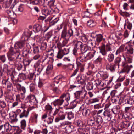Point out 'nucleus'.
<instances>
[{
	"mask_svg": "<svg viewBox=\"0 0 134 134\" xmlns=\"http://www.w3.org/2000/svg\"><path fill=\"white\" fill-rule=\"evenodd\" d=\"M47 40H43L41 43V49L42 50H45L47 46Z\"/></svg>",
	"mask_w": 134,
	"mask_h": 134,
	"instance_id": "c85d7f7f",
	"label": "nucleus"
},
{
	"mask_svg": "<svg viewBox=\"0 0 134 134\" xmlns=\"http://www.w3.org/2000/svg\"><path fill=\"white\" fill-rule=\"evenodd\" d=\"M93 87V83L91 82H88L86 85V87L87 89L89 90L92 89Z\"/></svg>",
	"mask_w": 134,
	"mask_h": 134,
	"instance_id": "c03bdc74",
	"label": "nucleus"
},
{
	"mask_svg": "<svg viewBox=\"0 0 134 134\" xmlns=\"http://www.w3.org/2000/svg\"><path fill=\"white\" fill-rule=\"evenodd\" d=\"M15 113L17 115H19L20 118L24 117L26 118L28 116L26 111L22 108L17 109L16 110Z\"/></svg>",
	"mask_w": 134,
	"mask_h": 134,
	"instance_id": "6e6552de",
	"label": "nucleus"
},
{
	"mask_svg": "<svg viewBox=\"0 0 134 134\" xmlns=\"http://www.w3.org/2000/svg\"><path fill=\"white\" fill-rule=\"evenodd\" d=\"M75 37L80 38L83 42H86L88 40L87 37L85 34H82L81 32L76 29V32H75Z\"/></svg>",
	"mask_w": 134,
	"mask_h": 134,
	"instance_id": "423d86ee",
	"label": "nucleus"
},
{
	"mask_svg": "<svg viewBox=\"0 0 134 134\" xmlns=\"http://www.w3.org/2000/svg\"><path fill=\"white\" fill-rule=\"evenodd\" d=\"M123 57L125 61L127 63H130L132 62V56L128 55L127 53H124L123 54Z\"/></svg>",
	"mask_w": 134,
	"mask_h": 134,
	"instance_id": "4468645a",
	"label": "nucleus"
},
{
	"mask_svg": "<svg viewBox=\"0 0 134 134\" xmlns=\"http://www.w3.org/2000/svg\"><path fill=\"white\" fill-rule=\"evenodd\" d=\"M61 86L60 85H59L58 87H56L53 89V91L54 92L57 94H59L61 93V91L59 88H60Z\"/></svg>",
	"mask_w": 134,
	"mask_h": 134,
	"instance_id": "79ce46f5",
	"label": "nucleus"
},
{
	"mask_svg": "<svg viewBox=\"0 0 134 134\" xmlns=\"http://www.w3.org/2000/svg\"><path fill=\"white\" fill-rule=\"evenodd\" d=\"M126 26H127V28L129 29L130 30L132 27V24L129 21L126 22L125 21V22L124 24V27L125 28Z\"/></svg>",
	"mask_w": 134,
	"mask_h": 134,
	"instance_id": "a19ab883",
	"label": "nucleus"
},
{
	"mask_svg": "<svg viewBox=\"0 0 134 134\" xmlns=\"http://www.w3.org/2000/svg\"><path fill=\"white\" fill-rule=\"evenodd\" d=\"M66 113H64L63 112H61L59 114L58 117L56 118L55 119V122H57L60 120H63L65 119V117Z\"/></svg>",
	"mask_w": 134,
	"mask_h": 134,
	"instance_id": "2eb2a0df",
	"label": "nucleus"
},
{
	"mask_svg": "<svg viewBox=\"0 0 134 134\" xmlns=\"http://www.w3.org/2000/svg\"><path fill=\"white\" fill-rule=\"evenodd\" d=\"M33 30L36 32L41 31H43L42 28V26L38 24H36L34 25Z\"/></svg>",
	"mask_w": 134,
	"mask_h": 134,
	"instance_id": "b1692460",
	"label": "nucleus"
},
{
	"mask_svg": "<svg viewBox=\"0 0 134 134\" xmlns=\"http://www.w3.org/2000/svg\"><path fill=\"white\" fill-rule=\"evenodd\" d=\"M36 76L34 75V74L33 73L30 74L28 75V78L32 82H34L35 79H36Z\"/></svg>",
	"mask_w": 134,
	"mask_h": 134,
	"instance_id": "4c0bfd02",
	"label": "nucleus"
},
{
	"mask_svg": "<svg viewBox=\"0 0 134 134\" xmlns=\"http://www.w3.org/2000/svg\"><path fill=\"white\" fill-rule=\"evenodd\" d=\"M64 55L62 53L61 49H60L58 52L57 57L58 58L61 59L63 57Z\"/></svg>",
	"mask_w": 134,
	"mask_h": 134,
	"instance_id": "603ef678",
	"label": "nucleus"
},
{
	"mask_svg": "<svg viewBox=\"0 0 134 134\" xmlns=\"http://www.w3.org/2000/svg\"><path fill=\"white\" fill-rule=\"evenodd\" d=\"M99 101V99L98 98H96L91 99L90 100L91 103H93L98 102Z\"/></svg>",
	"mask_w": 134,
	"mask_h": 134,
	"instance_id": "69168bd1",
	"label": "nucleus"
},
{
	"mask_svg": "<svg viewBox=\"0 0 134 134\" xmlns=\"http://www.w3.org/2000/svg\"><path fill=\"white\" fill-rule=\"evenodd\" d=\"M12 127L8 123H6L3 125L4 130L2 132H9L12 129Z\"/></svg>",
	"mask_w": 134,
	"mask_h": 134,
	"instance_id": "a211bd4d",
	"label": "nucleus"
},
{
	"mask_svg": "<svg viewBox=\"0 0 134 134\" xmlns=\"http://www.w3.org/2000/svg\"><path fill=\"white\" fill-rule=\"evenodd\" d=\"M103 118L105 121H109L111 120V116L109 114V112L108 111H105L103 113Z\"/></svg>",
	"mask_w": 134,
	"mask_h": 134,
	"instance_id": "412c9836",
	"label": "nucleus"
},
{
	"mask_svg": "<svg viewBox=\"0 0 134 134\" xmlns=\"http://www.w3.org/2000/svg\"><path fill=\"white\" fill-rule=\"evenodd\" d=\"M83 92L82 91H77L75 93H74V94L76 98H78L80 96L83 95Z\"/></svg>",
	"mask_w": 134,
	"mask_h": 134,
	"instance_id": "09e8293b",
	"label": "nucleus"
},
{
	"mask_svg": "<svg viewBox=\"0 0 134 134\" xmlns=\"http://www.w3.org/2000/svg\"><path fill=\"white\" fill-rule=\"evenodd\" d=\"M94 120L97 123L99 124H101L103 122L102 117L100 115H97L96 116Z\"/></svg>",
	"mask_w": 134,
	"mask_h": 134,
	"instance_id": "2f4dec72",
	"label": "nucleus"
},
{
	"mask_svg": "<svg viewBox=\"0 0 134 134\" xmlns=\"http://www.w3.org/2000/svg\"><path fill=\"white\" fill-rule=\"evenodd\" d=\"M24 45V43L21 42H17L15 45V47L17 48L20 49H22Z\"/></svg>",
	"mask_w": 134,
	"mask_h": 134,
	"instance_id": "f704fd0d",
	"label": "nucleus"
},
{
	"mask_svg": "<svg viewBox=\"0 0 134 134\" xmlns=\"http://www.w3.org/2000/svg\"><path fill=\"white\" fill-rule=\"evenodd\" d=\"M17 114L15 113H12L10 114V122L12 123H16L18 119L17 118Z\"/></svg>",
	"mask_w": 134,
	"mask_h": 134,
	"instance_id": "ddd939ff",
	"label": "nucleus"
},
{
	"mask_svg": "<svg viewBox=\"0 0 134 134\" xmlns=\"http://www.w3.org/2000/svg\"><path fill=\"white\" fill-rule=\"evenodd\" d=\"M102 60V58L100 56H99L95 60L94 62L96 64H99L101 63Z\"/></svg>",
	"mask_w": 134,
	"mask_h": 134,
	"instance_id": "8fccbe9b",
	"label": "nucleus"
},
{
	"mask_svg": "<svg viewBox=\"0 0 134 134\" xmlns=\"http://www.w3.org/2000/svg\"><path fill=\"white\" fill-rule=\"evenodd\" d=\"M108 40L109 43L111 44L114 42V40L112 35H110L108 38Z\"/></svg>",
	"mask_w": 134,
	"mask_h": 134,
	"instance_id": "680f3d73",
	"label": "nucleus"
},
{
	"mask_svg": "<svg viewBox=\"0 0 134 134\" xmlns=\"http://www.w3.org/2000/svg\"><path fill=\"white\" fill-rule=\"evenodd\" d=\"M20 91L21 92H22V93H21V95L22 96L23 98H24L25 97V94L26 92V90L25 88L24 87L22 86L21 87V88L20 90Z\"/></svg>",
	"mask_w": 134,
	"mask_h": 134,
	"instance_id": "5fc2aeb1",
	"label": "nucleus"
},
{
	"mask_svg": "<svg viewBox=\"0 0 134 134\" xmlns=\"http://www.w3.org/2000/svg\"><path fill=\"white\" fill-rule=\"evenodd\" d=\"M87 44H86L87 48H88L87 49V51L90 50L91 49V47H92L93 46V43L92 40H88Z\"/></svg>",
	"mask_w": 134,
	"mask_h": 134,
	"instance_id": "473e14b6",
	"label": "nucleus"
},
{
	"mask_svg": "<svg viewBox=\"0 0 134 134\" xmlns=\"http://www.w3.org/2000/svg\"><path fill=\"white\" fill-rule=\"evenodd\" d=\"M59 110L58 109L56 108L55 111H53V110L50 111L49 113V115L50 116L54 117L55 116L58 114L59 112Z\"/></svg>",
	"mask_w": 134,
	"mask_h": 134,
	"instance_id": "bb28decb",
	"label": "nucleus"
},
{
	"mask_svg": "<svg viewBox=\"0 0 134 134\" xmlns=\"http://www.w3.org/2000/svg\"><path fill=\"white\" fill-rule=\"evenodd\" d=\"M96 52V51L94 49H92L86 55L87 60L93 58Z\"/></svg>",
	"mask_w": 134,
	"mask_h": 134,
	"instance_id": "4be33fe9",
	"label": "nucleus"
},
{
	"mask_svg": "<svg viewBox=\"0 0 134 134\" xmlns=\"http://www.w3.org/2000/svg\"><path fill=\"white\" fill-rule=\"evenodd\" d=\"M6 13L8 15L10 18H13L14 16V12L11 9L8 10H6Z\"/></svg>",
	"mask_w": 134,
	"mask_h": 134,
	"instance_id": "a18cd8bd",
	"label": "nucleus"
},
{
	"mask_svg": "<svg viewBox=\"0 0 134 134\" xmlns=\"http://www.w3.org/2000/svg\"><path fill=\"white\" fill-rule=\"evenodd\" d=\"M41 11L42 14L45 16H47L55 12V10L53 9L52 8H50L48 9L47 8L42 9Z\"/></svg>",
	"mask_w": 134,
	"mask_h": 134,
	"instance_id": "9d476101",
	"label": "nucleus"
},
{
	"mask_svg": "<svg viewBox=\"0 0 134 134\" xmlns=\"http://www.w3.org/2000/svg\"><path fill=\"white\" fill-rule=\"evenodd\" d=\"M124 100H125V103H127L129 104L132 105L134 104V99H124Z\"/></svg>",
	"mask_w": 134,
	"mask_h": 134,
	"instance_id": "de8ad7c7",
	"label": "nucleus"
},
{
	"mask_svg": "<svg viewBox=\"0 0 134 134\" xmlns=\"http://www.w3.org/2000/svg\"><path fill=\"white\" fill-rule=\"evenodd\" d=\"M122 66L124 67L123 69L120 72V73L122 74L123 73H128L130 71V69L129 67V66L125 65V63L122 64Z\"/></svg>",
	"mask_w": 134,
	"mask_h": 134,
	"instance_id": "aec40b11",
	"label": "nucleus"
},
{
	"mask_svg": "<svg viewBox=\"0 0 134 134\" xmlns=\"http://www.w3.org/2000/svg\"><path fill=\"white\" fill-rule=\"evenodd\" d=\"M30 4L32 5H38L40 3V0H30Z\"/></svg>",
	"mask_w": 134,
	"mask_h": 134,
	"instance_id": "864d4df0",
	"label": "nucleus"
},
{
	"mask_svg": "<svg viewBox=\"0 0 134 134\" xmlns=\"http://www.w3.org/2000/svg\"><path fill=\"white\" fill-rule=\"evenodd\" d=\"M19 77L20 79L22 80H25L26 79L25 74L23 73L19 74Z\"/></svg>",
	"mask_w": 134,
	"mask_h": 134,
	"instance_id": "338daca9",
	"label": "nucleus"
},
{
	"mask_svg": "<svg viewBox=\"0 0 134 134\" xmlns=\"http://www.w3.org/2000/svg\"><path fill=\"white\" fill-rule=\"evenodd\" d=\"M96 43L98 44V43L100 42L102 40L103 36L101 34H98L96 35Z\"/></svg>",
	"mask_w": 134,
	"mask_h": 134,
	"instance_id": "cd10ccee",
	"label": "nucleus"
},
{
	"mask_svg": "<svg viewBox=\"0 0 134 134\" xmlns=\"http://www.w3.org/2000/svg\"><path fill=\"white\" fill-rule=\"evenodd\" d=\"M3 71L4 72H6L8 75L10 74L11 70L8 69V66L7 65L5 64L4 65Z\"/></svg>",
	"mask_w": 134,
	"mask_h": 134,
	"instance_id": "c9c22d12",
	"label": "nucleus"
},
{
	"mask_svg": "<svg viewBox=\"0 0 134 134\" xmlns=\"http://www.w3.org/2000/svg\"><path fill=\"white\" fill-rule=\"evenodd\" d=\"M112 111L115 114H118L120 111V107L119 106H115L112 110Z\"/></svg>",
	"mask_w": 134,
	"mask_h": 134,
	"instance_id": "7c9ffc66",
	"label": "nucleus"
},
{
	"mask_svg": "<svg viewBox=\"0 0 134 134\" xmlns=\"http://www.w3.org/2000/svg\"><path fill=\"white\" fill-rule=\"evenodd\" d=\"M79 111H81L83 115L86 117L89 116L90 113V110L86 108L84 104L80 107Z\"/></svg>",
	"mask_w": 134,
	"mask_h": 134,
	"instance_id": "1a4fd4ad",
	"label": "nucleus"
},
{
	"mask_svg": "<svg viewBox=\"0 0 134 134\" xmlns=\"http://www.w3.org/2000/svg\"><path fill=\"white\" fill-rule=\"evenodd\" d=\"M38 116V114L36 113H34L32 117V122L36 123H37Z\"/></svg>",
	"mask_w": 134,
	"mask_h": 134,
	"instance_id": "e433bc0d",
	"label": "nucleus"
},
{
	"mask_svg": "<svg viewBox=\"0 0 134 134\" xmlns=\"http://www.w3.org/2000/svg\"><path fill=\"white\" fill-rule=\"evenodd\" d=\"M125 46L121 45L120 46L119 48L117 50L115 54L117 55L119 54L121 52H123L124 51Z\"/></svg>",
	"mask_w": 134,
	"mask_h": 134,
	"instance_id": "ea45409f",
	"label": "nucleus"
},
{
	"mask_svg": "<svg viewBox=\"0 0 134 134\" xmlns=\"http://www.w3.org/2000/svg\"><path fill=\"white\" fill-rule=\"evenodd\" d=\"M20 126L21 129L24 130L26 126V121L25 119L21 120L20 122Z\"/></svg>",
	"mask_w": 134,
	"mask_h": 134,
	"instance_id": "72a5a7b5",
	"label": "nucleus"
},
{
	"mask_svg": "<svg viewBox=\"0 0 134 134\" xmlns=\"http://www.w3.org/2000/svg\"><path fill=\"white\" fill-rule=\"evenodd\" d=\"M114 58V55L112 54H110L108 55L107 57V59L109 62H111L113 60Z\"/></svg>",
	"mask_w": 134,
	"mask_h": 134,
	"instance_id": "3c124183",
	"label": "nucleus"
},
{
	"mask_svg": "<svg viewBox=\"0 0 134 134\" xmlns=\"http://www.w3.org/2000/svg\"><path fill=\"white\" fill-rule=\"evenodd\" d=\"M118 65L116 64H112L111 63L107 64L106 66V69L110 71L111 72H113L115 71Z\"/></svg>",
	"mask_w": 134,
	"mask_h": 134,
	"instance_id": "f8f14e48",
	"label": "nucleus"
},
{
	"mask_svg": "<svg viewBox=\"0 0 134 134\" xmlns=\"http://www.w3.org/2000/svg\"><path fill=\"white\" fill-rule=\"evenodd\" d=\"M22 131L18 127L15 130L14 134H20Z\"/></svg>",
	"mask_w": 134,
	"mask_h": 134,
	"instance_id": "774afa93",
	"label": "nucleus"
},
{
	"mask_svg": "<svg viewBox=\"0 0 134 134\" xmlns=\"http://www.w3.org/2000/svg\"><path fill=\"white\" fill-rule=\"evenodd\" d=\"M96 24V22L94 19H90L87 22V25L90 27H92L95 26Z\"/></svg>",
	"mask_w": 134,
	"mask_h": 134,
	"instance_id": "5701e85b",
	"label": "nucleus"
},
{
	"mask_svg": "<svg viewBox=\"0 0 134 134\" xmlns=\"http://www.w3.org/2000/svg\"><path fill=\"white\" fill-rule=\"evenodd\" d=\"M80 50L75 47L73 51V55L76 56H78L81 53H80Z\"/></svg>",
	"mask_w": 134,
	"mask_h": 134,
	"instance_id": "c756f323",
	"label": "nucleus"
},
{
	"mask_svg": "<svg viewBox=\"0 0 134 134\" xmlns=\"http://www.w3.org/2000/svg\"><path fill=\"white\" fill-rule=\"evenodd\" d=\"M62 53L64 55L68 54L69 52V49L65 48L63 49H61Z\"/></svg>",
	"mask_w": 134,
	"mask_h": 134,
	"instance_id": "4d7b16f0",
	"label": "nucleus"
},
{
	"mask_svg": "<svg viewBox=\"0 0 134 134\" xmlns=\"http://www.w3.org/2000/svg\"><path fill=\"white\" fill-rule=\"evenodd\" d=\"M130 123L128 121H125L123 122L122 125H123V127L126 128L130 126Z\"/></svg>",
	"mask_w": 134,
	"mask_h": 134,
	"instance_id": "bf43d9fd",
	"label": "nucleus"
},
{
	"mask_svg": "<svg viewBox=\"0 0 134 134\" xmlns=\"http://www.w3.org/2000/svg\"><path fill=\"white\" fill-rule=\"evenodd\" d=\"M18 73H17L14 70L12 71V72H10V74L9 75H10L11 76V79L12 80H14V78L15 76L18 75Z\"/></svg>",
	"mask_w": 134,
	"mask_h": 134,
	"instance_id": "37998d69",
	"label": "nucleus"
},
{
	"mask_svg": "<svg viewBox=\"0 0 134 134\" xmlns=\"http://www.w3.org/2000/svg\"><path fill=\"white\" fill-rule=\"evenodd\" d=\"M26 99L33 105H36L38 102L35 96L34 95H29L26 98Z\"/></svg>",
	"mask_w": 134,
	"mask_h": 134,
	"instance_id": "9b49d317",
	"label": "nucleus"
},
{
	"mask_svg": "<svg viewBox=\"0 0 134 134\" xmlns=\"http://www.w3.org/2000/svg\"><path fill=\"white\" fill-rule=\"evenodd\" d=\"M100 50V53L104 56H106L107 52L112 51H113V47L111 45L107 44L105 45L103 43L99 47Z\"/></svg>",
	"mask_w": 134,
	"mask_h": 134,
	"instance_id": "20e7f679",
	"label": "nucleus"
},
{
	"mask_svg": "<svg viewBox=\"0 0 134 134\" xmlns=\"http://www.w3.org/2000/svg\"><path fill=\"white\" fill-rule=\"evenodd\" d=\"M62 75H58L56 76L53 80L54 84H58L59 82H62Z\"/></svg>",
	"mask_w": 134,
	"mask_h": 134,
	"instance_id": "393cba45",
	"label": "nucleus"
},
{
	"mask_svg": "<svg viewBox=\"0 0 134 134\" xmlns=\"http://www.w3.org/2000/svg\"><path fill=\"white\" fill-rule=\"evenodd\" d=\"M52 35V31L51 30L46 34L45 37L47 39H49L51 37Z\"/></svg>",
	"mask_w": 134,
	"mask_h": 134,
	"instance_id": "e2e57ef3",
	"label": "nucleus"
},
{
	"mask_svg": "<svg viewBox=\"0 0 134 134\" xmlns=\"http://www.w3.org/2000/svg\"><path fill=\"white\" fill-rule=\"evenodd\" d=\"M98 73L100 75L101 79L103 80H105L109 76L108 74L105 72L102 71H99Z\"/></svg>",
	"mask_w": 134,
	"mask_h": 134,
	"instance_id": "dca6fc26",
	"label": "nucleus"
},
{
	"mask_svg": "<svg viewBox=\"0 0 134 134\" xmlns=\"http://www.w3.org/2000/svg\"><path fill=\"white\" fill-rule=\"evenodd\" d=\"M121 60V59L120 57H117L115 59L114 63V64H116V65H117L118 66H117V67H119V63L120 62Z\"/></svg>",
	"mask_w": 134,
	"mask_h": 134,
	"instance_id": "49530a36",
	"label": "nucleus"
},
{
	"mask_svg": "<svg viewBox=\"0 0 134 134\" xmlns=\"http://www.w3.org/2000/svg\"><path fill=\"white\" fill-rule=\"evenodd\" d=\"M66 113L67 114V118L68 120H70L74 118V114L72 112H66Z\"/></svg>",
	"mask_w": 134,
	"mask_h": 134,
	"instance_id": "58836bf2",
	"label": "nucleus"
},
{
	"mask_svg": "<svg viewBox=\"0 0 134 134\" xmlns=\"http://www.w3.org/2000/svg\"><path fill=\"white\" fill-rule=\"evenodd\" d=\"M76 29L72 30L70 29L67 30V27L66 25L64 26L62 30L61 34V38L64 39L69 40L70 38L72 36H75V32H76Z\"/></svg>",
	"mask_w": 134,
	"mask_h": 134,
	"instance_id": "7ed1b4c3",
	"label": "nucleus"
},
{
	"mask_svg": "<svg viewBox=\"0 0 134 134\" xmlns=\"http://www.w3.org/2000/svg\"><path fill=\"white\" fill-rule=\"evenodd\" d=\"M6 60V58L5 55H0V61L3 63L5 62Z\"/></svg>",
	"mask_w": 134,
	"mask_h": 134,
	"instance_id": "0e129e2a",
	"label": "nucleus"
},
{
	"mask_svg": "<svg viewBox=\"0 0 134 134\" xmlns=\"http://www.w3.org/2000/svg\"><path fill=\"white\" fill-rule=\"evenodd\" d=\"M6 106L5 102L2 100H0V107L2 108H5Z\"/></svg>",
	"mask_w": 134,
	"mask_h": 134,
	"instance_id": "13d9d810",
	"label": "nucleus"
},
{
	"mask_svg": "<svg viewBox=\"0 0 134 134\" xmlns=\"http://www.w3.org/2000/svg\"><path fill=\"white\" fill-rule=\"evenodd\" d=\"M76 48L80 50L83 53H85L87 51V48L86 44H83L80 41H78L76 44Z\"/></svg>",
	"mask_w": 134,
	"mask_h": 134,
	"instance_id": "0eeeda50",
	"label": "nucleus"
},
{
	"mask_svg": "<svg viewBox=\"0 0 134 134\" xmlns=\"http://www.w3.org/2000/svg\"><path fill=\"white\" fill-rule=\"evenodd\" d=\"M35 44H33L34 50L33 52L34 54L37 53L39 52V48L37 46H34Z\"/></svg>",
	"mask_w": 134,
	"mask_h": 134,
	"instance_id": "6e6d98bb",
	"label": "nucleus"
},
{
	"mask_svg": "<svg viewBox=\"0 0 134 134\" xmlns=\"http://www.w3.org/2000/svg\"><path fill=\"white\" fill-rule=\"evenodd\" d=\"M64 99H65V102H66L65 105L68 106L70 99V95L69 93H63L60 97L59 99L56 100L52 103V104L55 106H60L62 105L64 102Z\"/></svg>",
	"mask_w": 134,
	"mask_h": 134,
	"instance_id": "f03ea898",
	"label": "nucleus"
},
{
	"mask_svg": "<svg viewBox=\"0 0 134 134\" xmlns=\"http://www.w3.org/2000/svg\"><path fill=\"white\" fill-rule=\"evenodd\" d=\"M125 49L127 50V52L125 53H127L128 55L132 54H133L134 49L132 45H128L125 47Z\"/></svg>",
	"mask_w": 134,
	"mask_h": 134,
	"instance_id": "f3484780",
	"label": "nucleus"
},
{
	"mask_svg": "<svg viewBox=\"0 0 134 134\" xmlns=\"http://www.w3.org/2000/svg\"><path fill=\"white\" fill-rule=\"evenodd\" d=\"M77 83L79 84H83L84 82V80L81 77H77Z\"/></svg>",
	"mask_w": 134,
	"mask_h": 134,
	"instance_id": "052dcab7",
	"label": "nucleus"
},
{
	"mask_svg": "<svg viewBox=\"0 0 134 134\" xmlns=\"http://www.w3.org/2000/svg\"><path fill=\"white\" fill-rule=\"evenodd\" d=\"M9 63L11 65H15V60L17 59L20 54L19 51L16 48L10 47L9 51L7 53Z\"/></svg>",
	"mask_w": 134,
	"mask_h": 134,
	"instance_id": "f257e3e1",
	"label": "nucleus"
},
{
	"mask_svg": "<svg viewBox=\"0 0 134 134\" xmlns=\"http://www.w3.org/2000/svg\"><path fill=\"white\" fill-rule=\"evenodd\" d=\"M7 91L8 92H10L13 90V87L12 83L9 81L7 82L6 85Z\"/></svg>",
	"mask_w": 134,
	"mask_h": 134,
	"instance_id": "a878e982",
	"label": "nucleus"
},
{
	"mask_svg": "<svg viewBox=\"0 0 134 134\" xmlns=\"http://www.w3.org/2000/svg\"><path fill=\"white\" fill-rule=\"evenodd\" d=\"M47 57H45L42 62H41L40 60H38L34 65V66L35 68V73H36L37 75H39L40 74L44 67V66L43 65V63Z\"/></svg>",
	"mask_w": 134,
	"mask_h": 134,
	"instance_id": "39448f33",
	"label": "nucleus"
},
{
	"mask_svg": "<svg viewBox=\"0 0 134 134\" xmlns=\"http://www.w3.org/2000/svg\"><path fill=\"white\" fill-rule=\"evenodd\" d=\"M83 53L82 52L79 56H77V58H76L77 60H79L82 62L87 60L86 56L84 55Z\"/></svg>",
	"mask_w": 134,
	"mask_h": 134,
	"instance_id": "6ab92c4d",
	"label": "nucleus"
}]
</instances>
